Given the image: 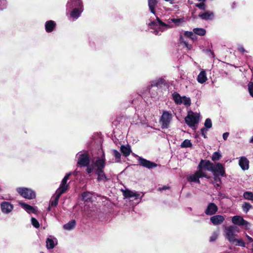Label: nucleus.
Here are the masks:
<instances>
[{
    "label": "nucleus",
    "instance_id": "nucleus-1",
    "mask_svg": "<svg viewBox=\"0 0 253 253\" xmlns=\"http://www.w3.org/2000/svg\"><path fill=\"white\" fill-rule=\"evenodd\" d=\"M157 23L154 21L148 24L151 32L156 35H160L164 31L174 27L179 26L184 21L183 18H171L167 21V23L163 22L158 16H156Z\"/></svg>",
    "mask_w": 253,
    "mask_h": 253
},
{
    "label": "nucleus",
    "instance_id": "nucleus-2",
    "mask_svg": "<svg viewBox=\"0 0 253 253\" xmlns=\"http://www.w3.org/2000/svg\"><path fill=\"white\" fill-rule=\"evenodd\" d=\"M72 174L71 172L66 173L62 179L59 187L56 191L55 196L52 197L50 201L49 204L51 207H56L57 206L60 197L68 189L69 185L67 184V181Z\"/></svg>",
    "mask_w": 253,
    "mask_h": 253
},
{
    "label": "nucleus",
    "instance_id": "nucleus-3",
    "mask_svg": "<svg viewBox=\"0 0 253 253\" xmlns=\"http://www.w3.org/2000/svg\"><path fill=\"white\" fill-rule=\"evenodd\" d=\"M240 232L239 228L236 226L230 225L226 226L224 231V236L229 242L234 243L235 236Z\"/></svg>",
    "mask_w": 253,
    "mask_h": 253
},
{
    "label": "nucleus",
    "instance_id": "nucleus-4",
    "mask_svg": "<svg viewBox=\"0 0 253 253\" xmlns=\"http://www.w3.org/2000/svg\"><path fill=\"white\" fill-rule=\"evenodd\" d=\"M199 114L192 111L188 112L187 116L185 118L186 123L191 127H195L199 123Z\"/></svg>",
    "mask_w": 253,
    "mask_h": 253
},
{
    "label": "nucleus",
    "instance_id": "nucleus-5",
    "mask_svg": "<svg viewBox=\"0 0 253 253\" xmlns=\"http://www.w3.org/2000/svg\"><path fill=\"white\" fill-rule=\"evenodd\" d=\"M172 99L176 104H184L186 106H189L191 104L190 97L185 96H181L177 92H174L172 95Z\"/></svg>",
    "mask_w": 253,
    "mask_h": 253
},
{
    "label": "nucleus",
    "instance_id": "nucleus-6",
    "mask_svg": "<svg viewBox=\"0 0 253 253\" xmlns=\"http://www.w3.org/2000/svg\"><path fill=\"white\" fill-rule=\"evenodd\" d=\"M232 222L239 226H242L246 230H248L251 226V224L245 220L243 217L240 215H235L232 217Z\"/></svg>",
    "mask_w": 253,
    "mask_h": 253
},
{
    "label": "nucleus",
    "instance_id": "nucleus-7",
    "mask_svg": "<svg viewBox=\"0 0 253 253\" xmlns=\"http://www.w3.org/2000/svg\"><path fill=\"white\" fill-rule=\"evenodd\" d=\"M16 191L23 197L28 199H33L36 197L35 192L31 189L26 187H18Z\"/></svg>",
    "mask_w": 253,
    "mask_h": 253
},
{
    "label": "nucleus",
    "instance_id": "nucleus-8",
    "mask_svg": "<svg viewBox=\"0 0 253 253\" xmlns=\"http://www.w3.org/2000/svg\"><path fill=\"white\" fill-rule=\"evenodd\" d=\"M172 114L168 111H164L160 119L162 128H167L172 120Z\"/></svg>",
    "mask_w": 253,
    "mask_h": 253
},
{
    "label": "nucleus",
    "instance_id": "nucleus-9",
    "mask_svg": "<svg viewBox=\"0 0 253 253\" xmlns=\"http://www.w3.org/2000/svg\"><path fill=\"white\" fill-rule=\"evenodd\" d=\"M166 84V81L162 78H160L152 81L149 85V91L152 97H154L157 95V93L156 92H151V89L154 87H161L163 85H165Z\"/></svg>",
    "mask_w": 253,
    "mask_h": 253
},
{
    "label": "nucleus",
    "instance_id": "nucleus-10",
    "mask_svg": "<svg viewBox=\"0 0 253 253\" xmlns=\"http://www.w3.org/2000/svg\"><path fill=\"white\" fill-rule=\"evenodd\" d=\"M201 177H206L209 178V176L205 171L202 170H199L197 171L194 174H190L187 176V180L189 182H195L200 183L199 178Z\"/></svg>",
    "mask_w": 253,
    "mask_h": 253
},
{
    "label": "nucleus",
    "instance_id": "nucleus-11",
    "mask_svg": "<svg viewBox=\"0 0 253 253\" xmlns=\"http://www.w3.org/2000/svg\"><path fill=\"white\" fill-rule=\"evenodd\" d=\"M78 164L81 166H87L89 163V159L86 152H80L77 154Z\"/></svg>",
    "mask_w": 253,
    "mask_h": 253
},
{
    "label": "nucleus",
    "instance_id": "nucleus-12",
    "mask_svg": "<svg viewBox=\"0 0 253 253\" xmlns=\"http://www.w3.org/2000/svg\"><path fill=\"white\" fill-rule=\"evenodd\" d=\"M84 8L82 0H68L66 4V11H70L71 8Z\"/></svg>",
    "mask_w": 253,
    "mask_h": 253
},
{
    "label": "nucleus",
    "instance_id": "nucleus-13",
    "mask_svg": "<svg viewBox=\"0 0 253 253\" xmlns=\"http://www.w3.org/2000/svg\"><path fill=\"white\" fill-rule=\"evenodd\" d=\"M84 11V8H73L70 10L66 11L67 14L69 13L70 17L73 20H77L81 15Z\"/></svg>",
    "mask_w": 253,
    "mask_h": 253
},
{
    "label": "nucleus",
    "instance_id": "nucleus-14",
    "mask_svg": "<svg viewBox=\"0 0 253 253\" xmlns=\"http://www.w3.org/2000/svg\"><path fill=\"white\" fill-rule=\"evenodd\" d=\"M95 170H103L105 166V154L103 153L101 158H98L93 163Z\"/></svg>",
    "mask_w": 253,
    "mask_h": 253
},
{
    "label": "nucleus",
    "instance_id": "nucleus-15",
    "mask_svg": "<svg viewBox=\"0 0 253 253\" xmlns=\"http://www.w3.org/2000/svg\"><path fill=\"white\" fill-rule=\"evenodd\" d=\"M214 165L210 162L209 161H204L202 160L198 166V169H201L203 171L205 170L212 172Z\"/></svg>",
    "mask_w": 253,
    "mask_h": 253
},
{
    "label": "nucleus",
    "instance_id": "nucleus-16",
    "mask_svg": "<svg viewBox=\"0 0 253 253\" xmlns=\"http://www.w3.org/2000/svg\"><path fill=\"white\" fill-rule=\"evenodd\" d=\"M138 161L140 165L149 169L156 168L157 166L155 163L151 162L141 157H139Z\"/></svg>",
    "mask_w": 253,
    "mask_h": 253
},
{
    "label": "nucleus",
    "instance_id": "nucleus-17",
    "mask_svg": "<svg viewBox=\"0 0 253 253\" xmlns=\"http://www.w3.org/2000/svg\"><path fill=\"white\" fill-rule=\"evenodd\" d=\"M0 208L3 213L8 214L13 210V206L8 202H3L0 204Z\"/></svg>",
    "mask_w": 253,
    "mask_h": 253
},
{
    "label": "nucleus",
    "instance_id": "nucleus-18",
    "mask_svg": "<svg viewBox=\"0 0 253 253\" xmlns=\"http://www.w3.org/2000/svg\"><path fill=\"white\" fill-rule=\"evenodd\" d=\"M57 239L52 236H50L46 239V247L47 249H53L57 245Z\"/></svg>",
    "mask_w": 253,
    "mask_h": 253
},
{
    "label": "nucleus",
    "instance_id": "nucleus-19",
    "mask_svg": "<svg viewBox=\"0 0 253 253\" xmlns=\"http://www.w3.org/2000/svg\"><path fill=\"white\" fill-rule=\"evenodd\" d=\"M213 170L212 172L215 174L216 173L221 176H224L225 174V170L223 166L220 163H217L213 166Z\"/></svg>",
    "mask_w": 253,
    "mask_h": 253
},
{
    "label": "nucleus",
    "instance_id": "nucleus-20",
    "mask_svg": "<svg viewBox=\"0 0 253 253\" xmlns=\"http://www.w3.org/2000/svg\"><path fill=\"white\" fill-rule=\"evenodd\" d=\"M95 173L97 176V180L98 182H105L109 179L105 174L104 170H95Z\"/></svg>",
    "mask_w": 253,
    "mask_h": 253
},
{
    "label": "nucleus",
    "instance_id": "nucleus-21",
    "mask_svg": "<svg viewBox=\"0 0 253 253\" xmlns=\"http://www.w3.org/2000/svg\"><path fill=\"white\" fill-rule=\"evenodd\" d=\"M217 210L216 205L213 203H211L208 205L205 212L207 215H211L214 214Z\"/></svg>",
    "mask_w": 253,
    "mask_h": 253
},
{
    "label": "nucleus",
    "instance_id": "nucleus-22",
    "mask_svg": "<svg viewBox=\"0 0 253 253\" xmlns=\"http://www.w3.org/2000/svg\"><path fill=\"white\" fill-rule=\"evenodd\" d=\"M224 220V217L221 215H213L210 218L211 221L213 225H215L221 224Z\"/></svg>",
    "mask_w": 253,
    "mask_h": 253
},
{
    "label": "nucleus",
    "instance_id": "nucleus-23",
    "mask_svg": "<svg viewBox=\"0 0 253 253\" xmlns=\"http://www.w3.org/2000/svg\"><path fill=\"white\" fill-rule=\"evenodd\" d=\"M239 165L243 170H246L249 168V161L245 157H241L239 161Z\"/></svg>",
    "mask_w": 253,
    "mask_h": 253
},
{
    "label": "nucleus",
    "instance_id": "nucleus-24",
    "mask_svg": "<svg viewBox=\"0 0 253 253\" xmlns=\"http://www.w3.org/2000/svg\"><path fill=\"white\" fill-rule=\"evenodd\" d=\"M199 17L202 20H211L214 17V13L211 11H206L204 12H201L199 14Z\"/></svg>",
    "mask_w": 253,
    "mask_h": 253
},
{
    "label": "nucleus",
    "instance_id": "nucleus-25",
    "mask_svg": "<svg viewBox=\"0 0 253 253\" xmlns=\"http://www.w3.org/2000/svg\"><path fill=\"white\" fill-rule=\"evenodd\" d=\"M56 26V24L55 21L53 20L47 21L45 23V30L47 33H51L53 32Z\"/></svg>",
    "mask_w": 253,
    "mask_h": 253
},
{
    "label": "nucleus",
    "instance_id": "nucleus-26",
    "mask_svg": "<svg viewBox=\"0 0 253 253\" xmlns=\"http://www.w3.org/2000/svg\"><path fill=\"white\" fill-rule=\"evenodd\" d=\"M19 205H21L22 208H23L28 213H37V210L35 207L22 202H19Z\"/></svg>",
    "mask_w": 253,
    "mask_h": 253
},
{
    "label": "nucleus",
    "instance_id": "nucleus-27",
    "mask_svg": "<svg viewBox=\"0 0 253 253\" xmlns=\"http://www.w3.org/2000/svg\"><path fill=\"white\" fill-rule=\"evenodd\" d=\"M158 0H148V4L150 11L155 16H158L156 13L155 7L158 3Z\"/></svg>",
    "mask_w": 253,
    "mask_h": 253
},
{
    "label": "nucleus",
    "instance_id": "nucleus-28",
    "mask_svg": "<svg viewBox=\"0 0 253 253\" xmlns=\"http://www.w3.org/2000/svg\"><path fill=\"white\" fill-rule=\"evenodd\" d=\"M197 81L200 84L205 83L207 80V74L204 70H202L197 77Z\"/></svg>",
    "mask_w": 253,
    "mask_h": 253
},
{
    "label": "nucleus",
    "instance_id": "nucleus-29",
    "mask_svg": "<svg viewBox=\"0 0 253 253\" xmlns=\"http://www.w3.org/2000/svg\"><path fill=\"white\" fill-rule=\"evenodd\" d=\"M124 196L126 198H135V199H137L139 197L140 195L136 192L132 191L130 190H126L124 192Z\"/></svg>",
    "mask_w": 253,
    "mask_h": 253
},
{
    "label": "nucleus",
    "instance_id": "nucleus-30",
    "mask_svg": "<svg viewBox=\"0 0 253 253\" xmlns=\"http://www.w3.org/2000/svg\"><path fill=\"white\" fill-rule=\"evenodd\" d=\"M121 151L124 156L127 157L130 155L131 150L130 146L126 145L121 146Z\"/></svg>",
    "mask_w": 253,
    "mask_h": 253
},
{
    "label": "nucleus",
    "instance_id": "nucleus-31",
    "mask_svg": "<svg viewBox=\"0 0 253 253\" xmlns=\"http://www.w3.org/2000/svg\"><path fill=\"white\" fill-rule=\"evenodd\" d=\"M76 225V221L74 220H72L67 223L64 225L63 227L65 230H71L73 229Z\"/></svg>",
    "mask_w": 253,
    "mask_h": 253
},
{
    "label": "nucleus",
    "instance_id": "nucleus-32",
    "mask_svg": "<svg viewBox=\"0 0 253 253\" xmlns=\"http://www.w3.org/2000/svg\"><path fill=\"white\" fill-rule=\"evenodd\" d=\"M193 32L196 35L203 36L206 34V31L204 28H196L193 29Z\"/></svg>",
    "mask_w": 253,
    "mask_h": 253
},
{
    "label": "nucleus",
    "instance_id": "nucleus-33",
    "mask_svg": "<svg viewBox=\"0 0 253 253\" xmlns=\"http://www.w3.org/2000/svg\"><path fill=\"white\" fill-rule=\"evenodd\" d=\"M92 195V193L89 192H84L82 194L83 200L85 201H90L91 199Z\"/></svg>",
    "mask_w": 253,
    "mask_h": 253
},
{
    "label": "nucleus",
    "instance_id": "nucleus-34",
    "mask_svg": "<svg viewBox=\"0 0 253 253\" xmlns=\"http://www.w3.org/2000/svg\"><path fill=\"white\" fill-rule=\"evenodd\" d=\"M180 42L181 44L183 45L187 50H191L192 48V44H189L187 42H186L182 37H180Z\"/></svg>",
    "mask_w": 253,
    "mask_h": 253
},
{
    "label": "nucleus",
    "instance_id": "nucleus-35",
    "mask_svg": "<svg viewBox=\"0 0 253 253\" xmlns=\"http://www.w3.org/2000/svg\"><path fill=\"white\" fill-rule=\"evenodd\" d=\"M243 197L246 200L253 201V193L249 191H246L243 194Z\"/></svg>",
    "mask_w": 253,
    "mask_h": 253
},
{
    "label": "nucleus",
    "instance_id": "nucleus-36",
    "mask_svg": "<svg viewBox=\"0 0 253 253\" xmlns=\"http://www.w3.org/2000/svg\"><path fill=\"white\" fill-rule=\"evenodd\" d=\"M252 208H253L252 206L250 203L247 202L244 203L242 205L243 211L245 213H247Z\"/></svg>",
    "mask_w": 253,
    "mask_h": 253
},
{
    "label": "nucleus",
    "instance_id": "nucleus-37",
    "mask_svg": "<svg viewBox=\"0 0 253 253\" xmlns=\"http://www.w3.org/2000/svg\"><path fill=\"white\" fill-rule=\"evenodd\" d=\"M192 146V143L189 139L184 140L181 144V147L183 148H188Z\"/></svg>",
    "mask_w": 253,
    "mask_h": 253
},
{
    "label": "nucleus",
    "instance_id": "nucleus-38",
    "mask_svg": "<svg viewBox=\"0 0 253 253\" xmlns=\"http://www.w3.org/2000/svg\"><path fill=\"white\" fill-rule=\"evenodd\" d=\"M204 126V128L207 129L211 128L212 127V123L211 120L209 118L207 119L205 122Z\"/></svg>",
    "mask_w": 253,
    "mask_h": 253
},
{
    "label": "nucleus",
    "instance_id": "nucleus-39",
    "mask_svg": "<svg viewBox=\"0 0 253 253\" xmlns=\"http://www.w3.org/2000/svg\"><path fill=\"white\" fill-rule=\"evenodd\" d=\"M194 34V33L193 32L185 31L184 33V35L187 37L190 38L192 40H194L196 37Z\"/></svg>",
    "mask_w": 253,
    "mask_h": 253
},
{
    "label": "nucleus",
    "instance_id": "nucleus-40",
    "mask_svg": "<svg viewBox=\"0 0 253 253\" xmlns=\"http://www.w3.org/2000/svg\"><path fill=\"white\" fill-rule=\"evenodd\" d=\"M112 155L117 159V161H119L121 158V154L120 153L116 150H112Z\"/></svg>",
    "mask_w": 253,
    "mask_h": 253
},
{
    "label": "nucleus",
    "instance_id": "nucleus-41",
    "mask_svg": "<svg viewBox=\"0 0 253 253\" xmlns=\"http://www.w3.org/2000/svg\"><path fill=\"white\" fill-rule=\"evenodd\" d=\"M236 242V245L242 247H245V243L242 239H236L234 242Z\"/></svg>",
    "mask_w": 253,
    "mask_h": 253
},
{
    "label": "nucleus",
    "instance_id": "nucleus-42",
    "mask_svg": "<svg viewBox=\"0 0 253 253\" xmlns=\"http://www.w3.org/2000/svg\"><path fill=\"white\" fill-rule=\"evenodd\" d=\"M221 157L220 153L218 152H215L213 153L212 156V161H217Z\"/></svg>",
    "mask_w": 253,
    "mask_h": 253
},
{
    "label": "nucleus",
    "instance_id": "nucleus-43",
    "mask_svg": "<svg viewBox=\"0 0 253 253\" xmlns=\"http://www.w3.org/2000/svg\"><path fill=\"white\" fill-rule=\"evenodd\" d=\"M31 223L33 226L36 228H38L40 227L39 221L34 217L31 218Z\"/></svg>",
    "mask_w": 253,
    "mask_h": 253
},
{
    "label": "nucleus",
    "instance_id": "nucleus-44",
    "mask_svg": "<svg viewBox=\"0 0 253 253\" xmlns=\"http://www.w3.org/2000/svg\"><path fill=\"white\" fill-rule=\"evenodd\" d=\"M248 89L250 95L253 97V82L249 84Z\"/></svg>",
    "mask_w": 253,
    "mask_h": 253
},
{
    "label": "nucleus",
    "instance_id": "nucleus-45",
    "mask_svg": "<svg viewBox=\"0 0 253 253\" xmlns=\"http://www.w3.org/2000/svg\"><path fill=\"white\" fill-rule=\"evenodd\" d=\"M237 50L239 52L242 53H247L248 52L245 50L244 46L242 45L238 44L237 47Z\"/></svg>",
    "mask_w": 253,
    "mask_h": 253
},
{
    "label": "nucleus",
    "instance_id": "nucleus-46",
    "mask_svg": "<svg viewBox=\"0 0 253 253\" xmlns=\"http://www.w3.org/2000/svg\"><path fill=\"white\" fill-rule=\"evenodd\" d=\"M87 166L86 171L88 173L90 174L93 171L94 169L95 170V168L93 164L91 165H87Z\"/></svg>",
    "mask_w": 253,
    "mask_h": 253
},
{
    "label": "nucleus",
    "instance_id": "nucleus-47",
    "mask_svg": "<svg viewBox=\"0 0 253 253\" xmlns=\"http://www.w3.org/2000/svg\"><path fill=\"white\" fill-rule=\"evenodd\" d=\"M218 236V234L216 232H213L210 237V241L213 242L216 240Z\"/></svg>",
    "mask_w": 253,
    "mask_h": 253
},
{
    "label": "nucleus",
    "instance_id": "nucleus-48",
    "mask_svg": "<svg viewBox=\"0 0 253 253\" xmlns=\"http://www.w3.org/2000/svg\"><path fill=\"white\" fill-rule=\"evenodd\" d=\"M195 5L196 7H198L199 9L201 10H205L206 7L205 4L203 2L196 3Z\"/></svg>",
    "mask_w": 253,
    "mask_h": 253
},
{
    "label": "nucleus",
    "instance_id": "nucleus-49",
    "mask_svg": "<svg viewBox=\"0 0 253 253\" xmlns=\"http://www.w3.org/2000/svg\"><path fill=\"white\" fill-rule=\"evenodd\" d=\"M207 131H208V129L205 128H202L201 129V134L205 138H207Z\"/></svg>",
    "mask_w": 253,
    "mask_h": 253
},
{
    "label": "nucleus",
    "instance_id": "nucleus-50",
    "mask_svg": "<svg viewBox=\"0 0 253 253\" xmlns=\"http://www.w3.org/2000/svg\"><path fill=\"white\" fill-rule=\"evenodd\" d=\"M245 236L246 237L249 243H252L253 242V239L248 234H246Z\"/></svg>",
    "mask_w": 253,
    "mask_h": 253
},
{
    "label": "nucleus",
    "instance_id": "nucleus-51",
    "mask_svg": "<svg viewBox=\"0 0 253 253\" xmlns=\"http://www.w3.org/2000/svg\"><path fill=\"white\" fill-rule=\"evenodd\" d=\"M229 134V133L228 132H225L223 134V138L224 140H226L227 139Z\"/></svg>",
    "mask_w": 253,
    "mask_h": 253
},
{
    "label": "nucleus",
    "instance_id": "nucleus-52",
    "mask_svg": "<svg viewBox=\"0 0 253 253\" xmlns=\"http://www.w3.org/2000/svg\"><path fill=\"white\" fill-rule=\"evenodd\" d=\"M169 187H168V186H163V187H160V188H159V190H160V191H162V190H166V189H169Z\"/></svg>",
    "mask_w": 253,
    "mask_h": 253
},
{
    "label": "nucleus",
    "instance_id": "nucleus-53",
    "mask_svg": "<svg viewBox=\"0 0 253 253\" xmlns=\"http://www.w3.org/2000/svg\"><path fill=\"white\" fill-rule=\"evenodd\" d=\"M173 8L174 10H177L179 9V6L178 5H174L173 6Z\"/></svg>",
    "mask_w": 253,
    "mask_h": 253
},
{
    "label": "nucleus",
    "instance_id": "nucleus-54",
    "mask_svg": "<svg viewBox=\"0 0 253 253\" xmlns=\"http://www.w3.org/2000/svg\"><path fill=\"white\" fill-rule=\"evenodd\" d=\"M207 51L209 52L211 55H212V57H214V54H213V52L211 51V50L209 49V50H207Z\"/></svg>",
    "mask_w": 253,
    "mask_h": 253
},
{
    "label": "nucleus",
    "instance_id": "nucleus-55",
    "mask_svg": "<svg viewBox=\"0 0 253 253\" xmlns=\"http://www.w3.org/2000/svg\"><path fill=\"white\" fill-rule=\"evenodd\" d=\"M250 142L253 143V137L251 138V139L250 140Z\"/></svg>",
    "mask_w": 253,
    "mask_h": 253
},
{
    "label": "nucleus",
    "instance_id": "nucleus-56",
    "mask_svg": "<svg viewBox=\"0 0 253 253\" xmlns=\"http://www.w3.org/2000/svg\"><path fill=\"white\" fill-rule=\"evenodd\" d=\"M51 206L49 205V206L47 208V211H51Z\"/></svg>",
    "mask_w": 253,
    "mask_h": 253
}]
</instances>
